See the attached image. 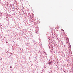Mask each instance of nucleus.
<instances>
[{"instance_id":"nucleus-5","label":"nucleus","mask_w":73,"mask_h":73,"mask_svg":"<svg viewBox=\"0 0 73 73\" xmlns=\"http://www.w3.org/2000/svg\"><path fill=\"white\" fill-rule=\"evenodd\" d=\"M49 64H51V62H50L49 63Z\"/></svg>"},{"instance_id":"nucleus-6","label":"nucleus","mask_w":73,"mask_h":73,"mask_svg":"<svg viewBox=\"0 0 73 73\" xmlns=\"http://www.w3.org/2000/svg\"><path fill=\"white\" fill-rule=\"evenodd\" d=\"M64 72H65V71H64Z\"/></svg>"},{"instance_id":"nucleus-4","label":"nucleus","mask_w":73,"mask_h":73,"mask_svg":"<svg viewBox=\"0 0 73 73\" xmlns=\"http://www.w3.org/2000/svg\"><path fill=\"white\" fill-rule=\"evenodd\" d=\"M10 67L11 68H12V66H10Z\"/></svg>"},{"instance_id":"nucleus-1","label":"nucleus","mask_w":73,"mask_h":73,"mask_svg":"<svg viewBox=\"0 0 73 73\" xmlns=\"http://www.w3.org/2000/svg\"><path fill=\"white\" fill-rule=\"evenodd\" d=\"M36 29V30L35 31V33H37V32L38 31V28H37Z\"/></svg>"},{"instance_id":"nucleus-3","label":"nucleus","mask_w":73,"mask_h":73,"mask_svg":"<svg viewBox=\"0 0 73 73\" xmlns=\"http://www.w3.org/2000/svg\"><path fill=\"white\" fill-rule=\"evenodd\" d=\"M62 31H64V30L63 29H62Z\"/></svg>"},{"instance_id":"nucleus-2","label":"nucleus","mask_w":73,"mask_h":73,"mask_svg":"<svg viewBox=\"0 0 73 73\" xmlns=\"http://www.w3.org/2000/svg\"><path fill=\"white\" fill-rule=\"evenodd\" d=\"M56 28H58V26L57 25V27H56Z\"/></svg>"}]
</instances>
